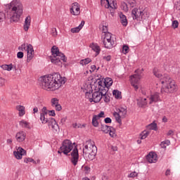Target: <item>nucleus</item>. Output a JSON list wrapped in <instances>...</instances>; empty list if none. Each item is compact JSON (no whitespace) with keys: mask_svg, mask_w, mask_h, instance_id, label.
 <instances>
[{"mask_svg":"<svg viewBox=\"0 0 180 180\" xmlns=\"http://www.w3.org/2000/svg\"><path fill=\"white\" fill-rule=\"evenodd\" d=\"M95 70H96V65H93L91 66V70H89V72H91V74H92V72H94Z\"/></svg>","mask_w":180,"mask_h":180,"instance_id":"52","label":"nucleus"},{"mask_svg":"<svg viewBox=\"0 0 180 180\" xmlns=\"http://www.w3.org/2000/svg\"><path fill=\"white\" fill-rule=\"evenodd\" d=\"M67 82L65 77H61L60 73L47 75L40 78V85L45 91H57Z\"/></svg>","mask_w":180,"mask_h":180,"instance_id":"1","label":"nucleus"},{"mask_svg":"<svg viewBox=\"0 0 180 180\" xmlns=\"http://www.w3.org/2000/svg\"><path fill=\"white\" fill-rule=\"evenodd\" d=\"M84 25H85V21L82 20L78 27H74L71 29L72 33H79L81 31V29L84 27Z\"/></svg>","mask_w":180,"mask_h":180,"instance_id":"25","label":"nucleus"},{"mask_svg":"<svg viewBox=\"0 0 180 180\" xmlns=\"http://www.w3.org/2000/svg\"><path fill=\"white\" fill-rule=\"evenodd\" d=\"M1 68L6 71H11L12 68H13V65H12V63H11L10 65H2L1 66Z\"/></svg>","mask_w":180,"mask_h":180,"instance_id":"32","label":"nucleus"},{"mask_svg":"<svg viewBox=\"0 0 180 180\" xmlns=\"http://www.w3.org/2000/svg\"><path fill=\"white\" fill-rule=\"evenodd\" d=\"M24 53L22 51L18 52L17 57L18 58H23Z\"/></svg>","mask_w":180,"mask_h":180,"instance_id":"50","label":"nucleus"},{"mask_svg":"<svg viewBox=\"0 0 180 180\" xmlns=\"http://www.w3.org/2000/svg\"><path fill=\"white\" fill-rule=\"evenodd\" d=\"M17 110H18V115L20 117L22 116H25L26 111H25V108L23 105H17L16 106Z\"/></svg>","mask_w":180,"mask_h":180,"instance_id":"27","label":"nucleus"},{"mask_svg":"<svg viewBox=\"0 0 180 180\" xmlns=\"http://www.w3.org/2000/svg\"><path fill=\"white\" fill-rule=\"evenodd\" d=\"M98 117L96 115H94L92 118V124L94 127H98L99 126V122H98Z\"/></svg>","mask_w":180,"mask_h":180,"instance_id":"34","label":"nucleus"},{"mask_svg":"<svg viewBox=\"0 0 180 180\" xmlns=\"http://www.w3.org/2000/svg\"><path fill=\"white\" fill-rule=\"evenodd\" d=\"M98 90L94 91L92 94V87L89 85V91L85 92L86 98L89 99L90 102H94V103H98L99 101H103L105 103H109L110 102V96L108 94V89L103 86H102V81H99Z\"/></svg>","mask_w":180,"mask_h":180,"instance_id":"3","label":"nucleus"},{"mask_svg":"<svg viewBox=\"0 0 180 180\" xmlns=\"http://www.w3.org/2000/svg\"><path fill=\"white\" fill-rule=\"evenodd\" d=\"M39 112V108L37 107H35L33 108V113H37Z\"/></svg>","mask_w":180,"mask_h":180,"instance_id":"58","label":"nucleus"},{"mask_svg":"<svg viewBox=\"0 0 180 180\" xmlns=\"http://www.w3.org/2000/svg\"><path fill=\"white\" fill-rule=\"evenodd\" d=\"M123 54H127L129 53V46L127 45H124L122 47Z\"/></svg>","mask_w":180,"mask_h":180,"instance_id":"43","label":"nucleus"},{"mask_svg":"<svg viewBox=\"0 0 180 180\" xmlns=\"http://www.w3.org/2000/svg\"><path fill=\"white\" fill-rule=\"evenodd\" d=\"M112 84L113 80L110 77H106L104 81L102 82V86H104L107 91L110 86H112Z\"/></svg>","mask_w":180,"mask_h":180,"instance_id":"23","label":"nucleus"},{"mask_svg":"<svg viewBox=\"0 0 180 180\" xmlns=\"http://www.w3.org/2000/svg\"><path fill=\"white\" fill-rule=\"evenodd\" d=\"M172 134H174V131L173 130H169L167 132V136H172Z\"/></svg>","mask_w":180,"mask_h":180,"instance_id":"59","label":"nucleus"},{"mask_svg":"<svg viewBox=\"0 0 180 180\" xmlns=\"http://www.w3.org/2000/svg\"><path fill=\"white\" fill-rule=\"evenodd\" d=\"M179 25V23L178 22L177 20H174L172 22V26H173L174 29H176V27H178Z\"/></svg>","mask_w":180,"mask_h":180,"instance_id":"47","label":"nucleus"},{"mask_svg":"<svg viewBox=\"0 0 180 180\" xmlns=\"http://www.w3.org/2000/svg\"><path fill=\"white\" fill-rule=\"evenodd\" d=\"M48 114L49 115V116L54 117L56 116V110H49Z\"/></svg>","mask_w":180,"mask_h":180,"instance_id":"48","label":"nucleus"},{"mask_svg":"<svg viewBox=\"0 0 180 180\" xmlns=\"http://www.w3.org/2000/svg\"><path fill=\"white\" fill-rule=\"evenodd\" d=\"M51 106L54 108L57 112H61L63 110V107L60 103V100L58 98H52L51 99Z\"/></svg>","mask_w":180,"mask_h":180,"instance_id":"15","label":"nucleus"},{"mask_svg":"<svg viewBox=\"0 0 180 180\" xmlns=\"http://www.w3.org/2000/svg\"><path fill=\"white\" fill-rule=\"evenodd\" d=\"M143 15H144V12L136 8L131 11V17L134 20H141L143 19Z\"/></svg>","mask_w":180,"mask_h":180,"instance_id":"13","label":"nucleus"},{"mask_svg":"<svg viewBox=\"0 0 180 180\" xmlns=\"http://www.w3.org/2000/svg\"><path fill=\"white\" fill-rule=\"evenodd\" d=\"M13 155L15 157L16 160H22L23 155H26V150L22 148L18 147L17 150L13 151Z\"/></svg>","mask_w":180,"mask_h":180,"instance_id":"18","label":"nucleus"},{"mask_svg":"<svg viewBox=\"0 0 180 180\" xmlns=\"http://www.w3.org/2000/svg\"><path fill=\"white\" fill-rule=\"evenodd\" d=\"M113 151H117V147H112Z\"/></svg>","mask_w":180,"mask_h":180,"instance_id":"64","label":"nucleus"},{"mask_svg":"<svg viewBox=\"0 0 180 180\" xmlns=\"http://www.w3.org/2000/svg\"><path fill=\"white\" fill-rule=\"evenodd\" d=\"M92 61V60L89 58H85V59H82L80 60V65H88V64H89V63H91Z\"/></svg>","mask_w":180,"mask_h":180,"instance_id":"33","label":"nucleus"},{"mask_svg":"<svg viewBox=\"0 0 180 180\" xmlns=\"http://www.w3.org/2000/svg\"><path fill=\"white\" fill-rule=\"evenodd\" d=\"M176 9L177 11H180V0L177 2V4L176 6Z\"/></svg>","mask_w":180,"mask_h":180,"instance_id":"55","label":"nucleus"},{"mask_svg":"<svg viewBox=\"0 0 180 180\" xmlns=\"http://www.w3.org/2000/svg\"><path fill=\"white\" fill-rule=\"evenodd\" d=\"M162 122H163V123H167V122H168V119L167 118V117H165V116H164L163 117H162Z\"/></svg>","mask_w":180,"mask_h":180,"instance_id":"57","label":"nucleus"},{"mask_svg":"<svg viewBox=\"0 0 180 180\" xmlns=\"http://www.w3.org/2000/svg\"><path fill=\"white\" fill-rule=\"evenodd\" d=\"M77 126H78L77 123L72 124V127H74V129H76Z\"/></svg>","mask_w":180,"mask_h":180,"instance_id":"62","label":"nucleus"},{"mask_svg":"<svg viewBox=\"0 0 180 180\" xmlns=\"http://www.w3.org/2000/svg\"><path fill=\"white\" fill-rule=\"evenodd\" d=\"M127 114V108L125 107H120L117 110V112H113V116L115 117L116 122L122 124V117H124Z\"/></svg>","mask_w":180,"mask_h":180,"instance_id":"11","label":"nucleus"},{"mask_svg":"<svg viewBox=\"0 0 180 180\" xmlns=\"http://www.w3.org/2000/svg\"><path fill=\"white\" fill-rule=\"evenodd\" d=\"M169 144H171V141L167 139L161 142L160 147L162 148H167V146H169Z\"/></svg>","mask_w":180,"mask_h":180,"instance_id":"35","label":"nucleus"},{"mask_svg":"<svg viewBox=\"0 0 180 180\" xmlns=\"http://www.w3.org/2000/svg\"><path fill=\"white\" fill-rule=\"evenodd\" d=\"M70 13L74 16H78L81 13V6L77 2H75L72 4L70 8Z\"/></svg>","mask_w":180,"mask_h":180,"instance_id":"16","label":"nucleus"},{"mask_svg":"<svg viewBox=\"0 0 180 180\" xmlns=\"http://www.w3.org/2000/svg\"><path fill=\"white\" fill-rule=\"evenodd\" d=\"M103 44L105 49H113V46H115V39L112 33L107 32L105 34Z\"/></svg>","mask_w":180,"mask_h":180,"instance_id":"8","label":"nucleus"},{"mask_svg":"<svg viewBox=\"0 0 180 180\" xmlns=\"http://www.w3.org/2000/svg\"><path fill=\"white\" fill-rule=\"evenodd\" d=\"M60 151H58L59 154H61V153H63L65 155H68V153H70L72 148H74V145L72 144V142L71 141L66 139L65 140L62 146H60Z\"/></svg>","mask_w":180,"mask_h":180,"instance_id":"10","label":"nucleus"},{"mask_svg":"<svg viewBox=\"0 0 180 180\" xmlns=\"http://www.w3.org/2000/svg\"><path fill=\"white\" fill-rule=\"evenodd\" d=\"M138 105L141 106V108H143V106H146L147 105V98H141L140 101L138 103Z\"/></svg>","mask_w":180,"mask_h":180,"instance_id":"36","label":"nucleus"},{"mask_svg":"<svg viewBox=\"0 0 180 180\" xmlns=\"http://www.w3.org/2000/svg\"><path fill=\"white\" fill-rule=\"evenodd\" d=\"M26 51H27V63H30V61L33 60V57H34V49H33V46L29 44L27 45Z\"/></svg>","mask_w":180,"mask_h":180,"instance_id":"14","label":"nucleus"},{"mask_svg":"<svg viewBox=\"0 0 180 180\" xmlns=\"http://www.w3.org/2000/svg\"><path fill=\"white\" fill-rule=\"evenodd\" d=\"M112 94L116 99H122V92L119 90H114Z\"/></svg>","mask_w":180,"mask_h":180,"instance_id":"31","label":"nucleus"},{"mask_svg":"<svg viewBox=\"0 0 180 180\" xmlns=\"http://www.w3.org/2000/svg\"><path fill=\"white\" fill-rule=\"evenodd\" d=\"M165 175L166 176H169V175H171V169H167L165 172Z\"/></svg>","mask_w":180,"mask_h":180,"instance_id":"54","label":"nucleus"},{"mask_svg":"<svg viewBox=\"0 0 180 180\" xmlns=\"http://www.w3.org/2000/svg\"><path fill=\"white\" fill-rule=\"evenodd\" d=\"M137 175H138L137 172H131V173L128 175V177H129V178H136V176H137Z\"/></svg>","mask_w":180,"mask_h":180,"instance_id":"45","label":"nucleus"},{"mask_svg":"<svg viewBox=\"0 0 180 180\" xmlns=\"http://www.w3.org/2000/svg\"><path fill=\"white\" fill-rule=\"evenodd\" d=\"M106 61H110V56H106L104 58Z\"/></svg>","mask_w":180,"mask_h":180,"instance_id":"61","label":"nucleus"},{"mask_svg":"<svg viewBox=\"0 0 180 180\" xmlns=\"http://www.w3.org/2000/svg\"><path fill=\"white\" fill-rule=\"evenodd\" d=\"M90 48L96 53V56H99L101 53V46L98 44L92 43L90 44Z\"/></svg>","mask_w":180,"mask_h":180,"instance_id":"24","label":"nucleus"},{"mask_svg":"<svg viewBox=\"0 0 180 180\" xmlns=\"http://www.w3.org/2000/svg\"><path fill=\"white\" fill-rule=\"evenodd\" d=\"M5 18H6L5 13L4 11L0 10V22H4V20H5Z\"/></svg>","mask_w":180,"mask_h":180,"instance_id":"42","label":"nucleus"},{"mask_svg":"<svg viewBox=\"0 0 180 180\" xmlns=\"http://www.w3.org/2000/svg\"><path fill=\"white\" fill-rule=\"evenodd\" d=\"M120 19L122 26H127V18L123 13L120 14Z\"/></svg>","mask_w":180,"mask_h":180,"instance_id":"30","label":"nucleus"},{"mask_svg":"<svg viewBox=\"0 0 180 180\" xmlns=\"http://www.w3.org/2000/svg\"><path fill=\"white\" fill-rule=\"evenodd\" d=\"M12 142H13L12 139H7V143H8V144L11 145V144H12Z\"/></svg>","mask_w":180,"mask_h":180,"instance_id":"60","label":"nucleus"},{"mask_svg":"<svg viewBox=\"0 0 180 180\" xmlns=\"http://www.w3.org/2000/svg\"><path fill=\"white\" fill-rule=\"evenodd\" d=\"M136 74L130 77L131 84L134 88L135 91L139 89V85H140V79H141V70H135Z\"/></svg>","mask_w":180,"mask_h":180,"instance_id":"9","label":"nucleus"},{"mask_svg":"<svg viewBox=\"0 0 180 180\" xmlns=\"http://www.w3.org/2000/svg\"><path fill=\"white\" fill-rule=\"evenodd\" d=\"M32 23V18L30 15H28L25 18L24 25H23V29L25 32H27L29 29H30V25Z\"/></svg>","mask_w":180,"mask_h":180,"instance_id":"22","label":"nucleus"},{"mask_svg":"<svg viewBox=\"0 0 180 180\" xmlns=\"http://www.w3.org/2000/svg\"><path fill=\"white\" fill-rule=\"evenodd\" d=\"M104 122L106 124L112 123V119H110V117H106V118L104 119Z\"/></svg>","mask_w":180,"mask_h":180,"instance_id":"53","label":"nucleus"},{"mask_svg":"<svg viewBox=\"0 0 180 180\" xmlns=\"http://www.w3.org/2000/svg\"><path fill=\"white\" fill-rule=\"evenodd\" d=\"M66 121H67V117H63L60 120V123H62V124H64V123H65Z\"/></svg>","mask_w":180,"mask_h":180,"instance_id":"56","label":"nucleus"},{"mask_svg":"<svg viewBox=\"0 0 180 180\" xmlns=\"http://www.w3.org/2000/svg\"><path fill=\"white\" fill-rule=\"evenodd\" d=\"M153 75L160 79L162 84L161 92L162 94H172L177 89L175 81H174L169 75L167 74L162 75V70L155 68L153 69Z\"/></svg>","mask_w":180,"mask_h":180,"instance_id":"2","label":"nucleus"},{"mask_svg":"<svg viewBox=\"0 0 180 180\" xmlns=\"http://www.w3.org/2000/svg\"><path fill=\"white\" fill-rule=\"evenodd\" d=\"M27 46H29V44H22L21 46H20L18 47V50H20V51H26V50H27Z\"/></svg>","mask_w":180,"mask_h":180,"instance_id":"39","label":"nucleus"},{"mask_svg":"<svg viewBox=\"0 0 180 180\" xmlns=\"http://www.w3.org/2000/svg\"><path fill=\"white\" fill-rule=\"evenodd\" d=\"M112 127L108 126L106 124H101L100 127L101 131H103V133H105V134H108L109 133V130Z\"/></svg>","mask_w":180,"mask_h":180,"instance_id":"29","label":"nucleus"},{"mask_svg":"<svg viewBox=\"0 0 180 180\" xmlns=\"http://www.w3.org/2000/svg\"><path fill=\"white\" fill-rule=\"evenodd\" d=\"M98 119H101V117H105V112L101 111L98 115H96Z\"/></svg>","mask_w":180,"mask_h":180,"instance_id":"49","label":"nucleus"},{"mask_svg":"<svg viewBox=\"0 0 180 180\" xmlns=\"http://www.w3.org/2000/svg\"><path fill=\"white\" fill-rule=\"evenodd\" d=\"M51 53L53 56H50V60L53 64H60L61 60L64 63L67 62V58H65V55L60 52L58 47L53 46L51 49Z\"/></svg>","mask_w":180,"mask_h":180,"instance_id":"5","label":"nucleus"},{"mask_svg":"<svg viewBox=\"0 0 180 180\" xmlns=\"http://www.w3.org/2000/svg\"><path fill=\"white\" fill-rule=\"evenodd\" d=\"M103 32L104 33V36L106 33H109V32H108V26H103Z\"/></svg>","mask_w":180,"mask_h":180,"instance_id":"51","label":"nucleus"},{"mask_svg":"<svg viewBox=\"0 0 180 180\" xmlns=\"http://www.w3.org/2000/svg\"><path fill=\"white\" fill-rule=\"evenodd\" d=\"M24 162H25V164H29V162H32V164H36L35 160H33V158H25L24 159Z\"/></svg>","mask_w":180,"mask_h":180,"instance_id":"40","label":"nucleus"},{"mask_svg":"<svg viewBox=\"0 0 180 180\" xmlns=\"http://www.w3.org/2000/svg\"><path fill=\"white\" fill-rule=\"evenodd\" d=\"M101 4L105 8L111 9H117V4L116 3V0H101Z\"/></svg>","mask_w":180,"mask_h":180,"instance_id":"12","label":"nucleus"},{"mask_svg":"<svg viewBox=\"0 0 180 180\" xmlns=\"http://www.w3.org/2000/svg\"><path fill=\"white\" fill-rule=\"evenodd\" d=\"M51 34L56 37V36H57V34H58V32H57V28L53 27L51 29Z\"/></svg>","mask_w":180,"mask_h":180,"instance_id":"44","label":"nucleus"},{"mask_svg":"<svg viewBox=\"0 0 180 180\" xmlns=\"http://www.w3.org/2000/svg\"><path fill=\"white\" fill-rule=\"evenodd\" d=\"M161 101V98H160V94L155 93L150 95L149 97V103L150 105L153 103H155L157 102H160Z\"/></svg>","mask_w":180,"mask_h":180,"instance_id":"21","label":"nucleus"},{"mask_svg":"<svg viewBox=\"0 0 180 180\" xmlns=\"http://www.w3.org/2000/svg\"><path fill=\"white\" fill-rule=\"evenodd\" d=\"M41 115H49V110H47L46 107H43L42 112H41Z\"/></svg>","mask_w":180,"mask_h":180,"instance_id":"46","label":"nucleus"},{"mask_svg":"<svg viewBox=\"0 0 180 180\" xmlns=\"http://www.w3.org/2000/svg\"><path fill=\"white\" fill-rule=\"evenodd\" d=\"M19 124L21 127H22V129H32V127L30 126V123L27 122L25 120L20 121Z\"/></svg>","mask_w":180,"mask_h":180,"instance_id":"26","label":"nucleus"},{"mask_svg":"<svg viewBox=\"0 0 180 180\" xmlns=\"http://www.w3.org/2000/svg\"><path fill=\"white\" fill-rule=\"evenodd\" d=\"M6 12L13 22H19L23 15V4L20 0H13L6 5Z\"/></svg>","mask_w":180,"mask_h":180,"instance_id":"4","label":"nucleus"},{"mask_svg":"<svg viewBox=\"0 0 180 180\" xmlns=\"http://www.w3.org/2000/svg\"><path fill=\"white\" fill-rule=\"evenodd\" d=\"M15 140L18 143H23L26 140V132L25 131H19L15 134Z\"/></svg>","mask_w":180,"mask_h":180,"instance_id":"20","label":"nucleus"},{"mask_svg":"<svg viewBox=\"0 0 180 180\" xmlns=\"http://www.w3.org/2000/svg\"><path fill=\"white\" fill-rule=\"evenodd\" d=\"M146 160L150 164H155L158 160V155L155 152H150L146 156Z\"/></svg>","mask_w":180,"mask_h":180,"instance_id":"19","label":"nucleus"},{"mask_svg":"<svg viewBox=\"0 0 180 180\" xmlns=\"http://www.w3.org/2000/svg\"><path fill=\"white\" fill-rule=\"evenodd\" d=\"M39 120H41L42 124H48L49 127H51L53 133H58L60 131V127L57 124L56 119L53 117L47 118V115L44 114H40Z\"/></svg>","mask_w":180,"mask_h":180,"instance_id":"6","label":"nucleus"},{"mask_svg":"<svg viewBox=\"0 0 180 180\" xmlns=\"http://www.w3.org/2000/svg\"><path fill=\"white\" fill-rule=\"evenodd\" d=\"M71 162L75 166L78 164V160H79V154L78 153V149L77 148H74L72 151L71 152Z\"/></svg>","mask_w":180,"mask_h":180,"instance_id":"17","label":"nucleus"},{"mask_svg":"<svg viewBox=\"0 0 180 180\" xmlns=\"http://www.w3.org/2000/svg\"><path fill=\"white\" fill-rule=\"evenodd\" d=\"M146 129H148V130H154V131H157V130H158V126L155 123V121H153L146 126Z\"/></svg>","mask_w":180,"mask_h":180,"instance_id":"28","label":"nucleus"},{"mask_svg":"<svg viewBox=\"0 0 180 180\" xmlns=\"http://www.w3.org/2000/svg\"><path fill=\"white\" fill-rule=\"evenodd\" d=\"M127 4L130 6V8H134V6L137 5V2L136 1V0H128Z\"/></svg>","mask_w":180,"mask_h":180,"instance_id":"38","label":"nucleus"},{"mask_svg":"<svg viewBox=\"0 0 180 180\" xmlns=\"http://www.w3.org/2000/svg\"><path fill=\"white\" fill-rule=\"evenodd\" d=\"M124 6H125V11H128L129 9L127 8V4H125V3H124Z\"/></svg>","mask_w":180,"mask_h":180,"instance_id":"63","label":"nucleus"},{"mask_svg":"<svg viewBox=\"0 0 180 180\" xmlns=\"http://www.w3.org/2000/svg\"><path fill=\"white\" fill-rule=\"evenodd\" d=\"M148 134H150V131H143L141 134V140H144L145 139H147V137H148Z\"/></svg>","mask_w":180,"mask_h":180,"instance_id":"37","label":"nucleus"},{"mask_svg":"<svg viewBox=\"0 0 180 180\" xmlns=\"http://www.w3.org/2000/svg\"><path fill=\"white\" fill-rule=\"evenodd\" d=\"M96 153H98V148H96V146L92 143H88V145H86L83 148L84 158H86V160H90L91 161L95 160Z\"/></svg>","mask_w":180,"mask_h":180,"instance_id":"7","label":"nucleus"},{"mask_svg":"<svg viewBox=\"0 0 180 180\" xmlns=\"http://www.w3.org/2000/svg\"><path fill=\"white\" fill-rule=\"evenodd\" d=\"M110 137H116V133H115V129L113 127H110L108 131Z\"/></svg>","mask_w":180,"mask_h":180,"instance_id":"41","label":"nucleus"}]
</instances>
